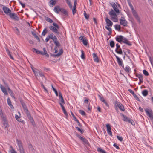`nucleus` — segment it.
Wrapping results in <instances>:
<instances>
[{"mask_svg": "<svg viewBox=\"0 0 153 153\" xmlns=\"http://www.w3.org/2000/svg\"><path fill=\"white\" fill-rule=\"evenodd\" d=\"M114 105L115 106V109L117 111L118 110V107L119 108L120 110L122 111H125L124 106L121 103L118 101H116L115 102Z\"/></svg>", "mask_w": 153, "mask_h": 153, "instance_id": "4", "label": "nucleus"}, {"mask_svg": "<svg viewBox=\"0 0 153 153\" xmlns=\"http://www.w3.org/2000/svg\"><path fill=\"white\" fill-rule=\"evenodd\" d=\"M0 87L2 91L4 94V95H7L8 93L5 87L3 86L1 84H0Z\"/></svg>", "mask_w": 153, "mask_h": 153, "instance_id": "22", "label": "nucleus"}, {"mask_svg": "<svg viewBox=\"0 0 153 153\" xmlns=\"http://www.w3.org/2000/svg\"><path fill=\"white\" fill-rule=\"evenodd\" d=\"M53 91L55 92L56 96H58V93L57 90L53 87L52 85H51Z\"/></svg>", "mask_w": 153, "mask_h": 153, "instance_id": "38", "label": "nucleus"}, {"mask_svg": "<svg viewBox=\"0 0 153 153\" xmlns=\"http://www.w3.org/2000/svg\"><path fill=\"white\" fill-rule=\"evenodd\" d=\"M31 69H32V70H33V72L34 73L36 74V73H37V72L35 71L34 69L33 68V66L32 65H31Z\"/></svg>", "mask_w": 153, "mask_h": 153, "instance_id": "55", "label": "nucleus"}, {"mask_svg": "<svg viewBox=\"0 0 153 153\" xmlns=\"http://www.w3.org/2000/svg\"><path fill=\"white\" fill-rule=\"evenodd\" d=\"M13 30L15 31L16 34L17 35H19L20 34V32L18 28L15 27L13 28Z\"/></svg>", "mask_w": 153, "mask_h": 153, "instance_id": "31", "label": "nucleus"}, {"mask_svg": "<svg viewBox=\"0 0 153 153\" xmlns=\"http://www.w3.org/2000/svg\"><path fill=\"white\" fill-rule=\"evenodd\" d=\"M143 73L146 76H148L149 75L148 72L146 70H143Z\"/></svg>", "mask_w": 153, "mask_h": 153, "instance_id": "50", "label": "nucleus"}, {"mask_svg": "<svg viewBox=\"0 0 153 153\" xmlns=\"http://www.w3.org/2000/svg\"><path fill=\"white\" fill-rule=\"evenodd\" d=\"M108 14L112 16L113 17H114L115 18L117 17L115 12L112 9H111V11L109 12Z\"/></svg>", "mask_w": 153, "mask_h": 153, "instance_id": "21", "label": "nucleus"}, {"mask_svg": "<svg viewBox=\"0 0 153 153\" xmlns=\"http://www.w3.org/2000/svg\"><path fill=\"white\" fill-rule=\"evenodd\" d=\"M60 10L61 8H60V7L59 6H56L53 9L54 12L58 14L59 13V12H60Z\"/></svg>", "mask_w": 153, "mask_h": 153, "instance_id": "25", "label": "nucleus"}, {"mask_svg": "<svg viewBox=\"0 0 153 153\" xmlns=\"http://www.w3.org/2000/svg\"><path fill=\"white\" fill-rule=\"evenodd\" d=\"M15 117L16 119L19 122H22L23 121V120L21 119H19L20 117L19 116L17 115L16 114L15 116Z\"/></svg>", "mask_w": 153, "mask_h": 153, "instance_id": "39", "label": "nucleus"}, {"mask_svg": "<svg viewBox=\"0 0 153 153\" xmlns=\"http://www.w3.org/2000/svg\"><path fill=\"white\" fill-rule=\"evenodd\" d=\"M114 55L115 56L117 59V61L119 65L120 66H122L123 68H124L123 63L122 60L118 56H116L115 54H114Z\"/></svg>", "mask_w": 153, "mask_h": 153, "instance_id": "12", "label": "nucleus"}, {"mask_svg": "<svg viewBox=\"0 0 153 153\" xmlns=\"http://www.w3.org/2000/svg\"><path fill=\"white\" fill-rule=\"evenodd\" d=\"M115 28L116 30L120 31L121 29V27L119 25L116 24L115 26Z\"/></svg>", "mask_w": 153, "mask_h": 153, "instance_id": "35", "label": "nucleus"}, {"mask_svg": "<svg viewBox=\"0 0 153 153\" xmlns=\"http://www.w3.org/2000/svg\"><path fill=\"white\" fill-rule=\"evenodd\" d=\"M29 148L30 149L33 151V150L34 149V148L33 147V146L30 143L28 145Z\"/></svg>", "mask_w": 153, "mask_h": 153, "instance_id": "56", "label": "nucleus"}, {"mask_svg": "<svg viewBox=\"0 0 153 153\" xmlns=\"http://www.w3.org/2000/svg\"><path fill=\"white\" fill-rule=\"evenodd\" d=\"M105 21L107 24V25L106 26L111 28L113 25V22L112 21L108 18H106Z\"/></svg>", "mask_w": 153, "mask_h": 153, "instance_id": "13", "label": "nucleus"}, {"mask_svg": "<svg viewBox=\"0 0 153 153\" xmlns=\"http://www.w3.org/2000/svg\"><path fill=\"white\" fill-rule=\"evenodd\" d=\"M117 138L120 141H123V138L121 137H120L118 136H117Z\"/></svg>", "mask_w": 153, "mask_h": 153, "instance_id": "62", "label": "nucleus"}, {"mask_svg": "<svg viewBox=\"0 0 153 153\" xmlns=\"http://www.w3.org/2000/svg\"><path fill=\"white\" fill-rule=\"evenodd\" d=\"M45 19L46 21H48V22L50 23H51L53 22V20L49 18H48V17H45Z\"/></svg>", "mask_w": 153, "mask_h": 153, "instance_id": "42", "label": "nucleus"}, {"mask_svg": "<svg viewBox=\"0 0 153 153\" xmlns=\"http://www.w3.org/2000/svg\"><path fill=\"white\" fill-rule=\"evenodd\" d=\"M93 58L94 61L96 62L97 63L99 62V60L98 57L97 56L96 54L94 53L93 54Z\"/></svg>", "mask_w": 153, "mask_h": 153, "instance_id": "26", "label": "nucleus"}, {"mask_svg": "<svg viewBox=\"0 0 153 153\" xmlns=\"http://www.w3.org/2000/svg\"><path fill=\"white\" fill-rule=\"evenodd\" d=\"M136 76L140 80V82L139 83V84L140 85L141 83L143 82V75L142 74H137L136 75Z\"/></svg>", "mask_w": 153, "mask_h": 153, "instance_id": "20", "label": "nucleus"}, {"mask_svg": "<svg viewBox=\"0 0 153 153\" xmlns=\"http://www.w3.org/2000/svg\"><path fill=\"white\" fill-rule=\"evenodd\" d=\"M0 115L1 118L2 123L4 127L5 128H7L9 126L8 120L7 119L6 116L3 113L1 109L0 111Z\"/></svg>", "mask_w": 153, "mask_h": 153, "instance_id": "2", "label": "nucleus"}, {"mask_svg": "<svg viewBox=\"0 0 153 153\" xmlns=\"http://www.w3.org/2000/svg\"><path fill=\"white\" fill-rule=\"evenodd\" d=\"M110 45L111 48H113L115 46V43L112 40L110 42Z\"/></svg>", "mask_w": 153, "mask_h": 153, "instance_id": "41", "label": "nucleus"}, {"mask_svg": "<svg viewBox=\"0 0 153 153\" xmlns=\"http://www.w3.org/2000/svg\"><path fill=\"white\" fill-rule=\"evenodd\" d=\"M79 112L80 113L81 115L83 116H85L86 114L85 112L82 110H79Z\"/></svg>", "mask_w": 153, "mask_h": 153, "instance_id": "46", "label": "nucleus"}, {"mask_svg": "<svg viewBox=\"0 0 153 153\" xmlns=\"http://www.w3.org/2000/svg\"><path fill=\"white\" fill-rule=\"evenodd\" d=\"M110 4L111 5L112 7H113L114 11L115 12L117 13L120 12L119 10L117 8V6L114 3H110Z\"/></svg>", "mask_w": 153, "mask_h": 153, "instance_id": "18", "label": "nucleus"}, {"mask_svg": "<svg viewBox=\"0 0 153 153\" xmlns=\"http://www.w3.org/2000/svg\"><path fill=\"white\" fill-rule=\"evenodd\" d=\"M60 12L63 13L65 16H68L67 11L65 10V9L63 8H61Z\"/></svg>", "mask_w": 153, "mask_h": 153, "instance_id": "27", "label": "nucleus"}, {"mask_svg": "<svg viewBox=\"0 0 153 153\" xmlns=\"http://www.w3.org/2000/svg\"><path fill=\"white\" fill-rule=\"evenodd\" d=\"M134 16L135 17L136 19L139 22V23H140V17H139L137 13L134 9L131 10Z\"/></svg>", "mask_w": 153, "mask_h": 153, "instance_id": "9", "label": "nucleus"}, {"mask_svg": "<svg viewBox=\"0 0 153 153\" xmlns=\"http://www.w3.org/2000/svg\"><path fill=\"white\" fill-rule=\"evenodd\" d=\"M19 3L22 6V7L23 8H25V5L24 4H23L22 2L19 0Z\"/></svg>", "mask_w": 153, "mask_h": 153, "instance_id": "60", "label": "nucleus"}, {"mask_svg": "<svg viewBox=\"0 0 153 153\" xmlns=\"http://www.w3.org/2000/svg\"><path fill=\"white\" fill-rule=\"evenodd\" d=\"M106 127L107 128V131L109 134L111 136H112V133L110 125L109 124H107L106 125Z\"/></svg>", "mask_w": 153, "mask_h": 153, "instance_id": "19", "label": "nucleus"}, {"mask_svg": "<svg viewBox=\"0 0 153 153\" xmlns=\"http://www.w3.org/2000/svg\"><path fill=\"white\" fill-rule=\"evenodd\" d=\"M16 141L17 142L20 153H25L21 141L17 139L16 140Z\"/></svg>", "mask_w": 153, "mask_h": 153, "instance_id": "6", "label": "nucleus"}, {"mask_svg": "<svg viewBox=\"0 0 153 153\" xmlns=\"http://www.w3.org/2000/svg\"><path fill=\"white\" fill-rule=\"evenodd\" d=\"M33 49L36 52V53L37 54H41L42 55H45V56L47 57H49V55L48 53H47V52L46 50V49L45 48H43V50L44 51V52H42V51H41L37 49H36L35 48H33Z\"/></svg>", "mask_w": 153, "mask_h": 153, "instance_id": "5", "label": "nucleus"}, {"mask_svg": "<svg viewBox=\"0 0 153 153\" xmlns=\"http://www.w3.org/2000/svg\"><path fill=\"white\" fill-rule=\"evenodd\" d=\"M8 91L9 93L10 94L11 96L12 97V98L15 99V97L14 96V94L12 91L9 88H8Z\"/></svg>", "mask_w": 153, "mask_h": 153, "instance_id": "29", "label": "nucleus"}, {"mask_svg": "<svg viewBox=\"0 0 153 153\" xmlns=\"http://www.w3.org/2000/svg\"><path fill=\"white\" fill-rule=\"evenodd\" d=\"M98 96L99 97L100 100L102 102H105V100L103 97H101L100 95H98Z\"/></svg>", "mask_w": 153, "mask_h": 153, "instance_id": "51", "label": "nucleus"}, {"mask_svg": "<svg viewBox=\"0 0 153 153\" xmlns=\"http://www.w3.org/2000/svg\"><path fill=\"white\" fill-rule=\"evenodd\" d=\"M79 40L83 43V45L85 46H87L88 44V40H87L85 37L83 36H81L79 38Z\"/></svg>", "mask_w": 153, "mask_h": 153, "instance_id": "7", "label": "nucleus"}, {"mask_svg": "<svg viewBox=\"0 0 153 153\" xmlns=\"http://www.w3.org/2000/svg\"><path fill=\"white\" fill-rule=\"evenodd\" d=\"M71 114L73 116V117L74 120L75 121L77 119L76 118V117H75L73 113H72V112L71 111Z\"/></svg>", "mask_w": 153, "mask_h": 153, "instance_id": "61", "label": "nucleus"}, {"mask_svg": "<svg viewBox=\"0 0 153 153\" xmlns=\"http://www.w3.org/2000/svg\"><path fill=\"white\" fill-rule=\"evenodd\" d=\"M54 43L56 45V46L55 47V49H56L57 47H59L61 45L58 41H55Z\"/></svg>", "mask_w": 153, "mask_h": 153, "instance_id": "33", "label": "nucleus"}, {"mask_svg": "<svg viewBox=\"0 0 153 153\" xmlns=\"http://www.w3.org/2000/svg\"><path fill=\"white\" fill-rule=\"evenodd\" d=\"M41 86L43 87V88H44V91L46 92L47 93H48V91L47 89L45 88V87L44 85H43V82H41Z\"/></svg>", "mask_w": 153, "mask_h": 153, "instance_id": "43", "label": "nucleus"}, {"mask_svg": "<svg viewBox=\"0 0 153 153\" xmlns=\"http://www.w3.org/2000/svg\"><path fill=\"white\" fill-rule=\"evenodd\" d=\"M38 72H37V73L39 74V75L44 80V81H45L46 80V78L44 76V74L42 73V72L41 71H38Z\"/></svg>", "mask_w": 153, "mask_h": 153, "instance_id": "28", "label": "nucleus"}, {"mask_svg": "<svg viewBox=\"0 0 153 153\" xmlns=\"http://www.w3.org/2000/svg\"><path fill=\"white\" fill-rule=\"evenodd\" d=\"M125 71H126V72H128L129 71V70H130V68L129 67H126L125 69H124V68Z\"/></svg>", "mask_w": 153, "mask_h": 153, "instance_id": "59", "label": "nucleus"}, {"mask_svg": "<svg viewBox=\"0 0 153 153\" xmlns=\"http://www.w3.org/2000/svg\"><path fill=\"white\" fill-rule=\"evenodd\" d=\"M62 111H63V113H64V114L66 116V117H68V113H67L66 110L65 109L64 110H62Z\"/></svg>", "mask_w": 153, "mask_h": 153, "instance_id": "63", "label": "nucleus"}, {"mask_svg": "<svg viewBox=\"0 0 153 153\" xmlns=\"http://www.w3.org/2000/svg\"><path fill=\"white\" fill-rule=\"evenodd\" d=\"M84 14L85 16V19H88L89 18V15H87L86 14L85 11H84Z\"/></svg>", "mask_w": 153, "mask_h": 153, "instance_id": "47", "label": "nucleus"}, {"mask_svg": "<svg viewBox=\"0 0 153 153\" xmlns=\"http://www.w3.org/2000/svg\"><path fill=\"white\" fill-rule=\"evenodd\" d=\"M75 121H76L77 122V123H78V125L80 127H82V125L81 124L79 121L77 119Z\"/></svg>", "mask_w": 153, "mask_h": 153, "instance_id": "53", "label": "nucleus"}, {"mask_svg": "<svg viewBox=\"0 0 153 153\" xmlns=\"http://www.w3.org/2000/svg\"><path fill=\"white\" fill-rule=\"evenodd\" d=\"M22 106L24 111H25L26 110L28 109L25 103L24 105H22Z\"/></svg>", "mask_w": 153, "mask_h": 153, "instance_id": "52", "label": "nucleus"}, {"mask_svg": "<svg viewBox=\"0 0 153 153\" xmlns=\"http://www.w3.org/2000/svg\"><path fill=\"white\" fill-rule=\"evenodd\" d=\"M81 51L82 53V54L81 56V58L83 59H85V57L84 51L82 50Z\"/></svg>", "mask_w": 153, "mask_h": 153, "instance_id": "48", "label": "nucleus"}, {"mask_svg": "<svg viewBox=\"0 0 153 153\" xmlns=\"http://www.w3.org/2000/svg\"><path fill=\"white\" fill-rule=\"evenodd\" d=\"M7 102L8 104L9 105L10 108L13 109L14 108L13 106L11 104V101L10 100L9 98H8L7 99Z\"/></svg>", "mask_w": 153, "mask_h": 153, "instance_id": "30", "label": "nucleus"}, {"mask_svg": "<svg viewBox=\"0 0 153 153\" xmlns=\"http://www.w3.org/2000/svg\"><path fill=\"white\" fill-rule=\"evenodd\" d=\"M27 117L30 120V121L31 122L32 124H33V123H34V122L33 120V118L31 117V114H30L29 111L28 109L26 110V111H25Z\"/></svg>", "mask_w": 153, "mask_h": 153, "instance_id": "11", "label": "nucleus"}, {"mask_svg": "<svg viewBox=\"0 0 153 153\" xmlns=\"http://www.w3.org/2000/svg\"><path fill=\"white\" fill-rule=\"evenodd\" d=\"M97 150L100 153H107L104 150L100 148H98L97 149Z\"/></svg>", "mask_w": 153, "mask_h": 153, "instance_id": "36", "label": "nucleus"}, {"mask_svg": "<svg viewBox=\"0 0 153 153\" xmlns=\"http://www.w3.org/2000/svg\"><path fill=\"white\" fill-rule=\"evenodd\" d=\"M119 21L120 24L121 25H122L125 27L127 26L128 22L126 20L120 19Z\"/></svg>", "mask_w": 153, "mask_h": 153, "instance_id": "16", "label": "nucleus"}, {"mask_svg": "<svg viewBox=\"0 0 153 153\" xmlns=\"http://www.w3.org/2000/svg\"><path fill=\"white\" fill-rule=\"evenodd\" d=\"M53 25L54 26H52L50 27V29L54 33L59 35V32L58 31V29L59 28V26L58 25L54 22L53 23Z\"/></svg>", "mask_w": 153, "mask_h": 153, "instance_id": "3", "label": "nucleus"}, {"mask_svg": "<svg viewBox=\"0 0 153 153\" xmlns=\"http://www.w3.org/2000/svg\"><path fill=\"white\" fill-rule=\"evenodd\" d=\"M128 91L131 94L134 96V97L137 100L140 101V100L138 97L137 96V95L134 93V92L132 90L129 89Z\"/></svg>", "mask_w": 153, "mask_h": 153, "instance_id": "23", "label": "nucleus"}, {"mask_svg": "<svg viewBox=\"0 0 153 153\" xmlns=\"http://www.w3.org/2000/svg\"><path fill=\"white\" fill-rule=\"evenodd\" d=\"M82 141L86 144H88V143L87 140L85 138H84Z\"/></svg>", "mask_w": 153, "mask_h": 153, "instance_id": "54", "label": "nucleus"}, {"mask_svg": "<svg viewBox=\"0 0 153 153\" xmlns=\"http://www.w3.org/2000/svg\"><path fill=\"white\" fill-rule=\"evenodd\" d=\"M56 1L51 0L50 1L49 3L51 5H52V6H53L56 4Z\"/></svg>", "mask_w": 153, "mask_h": 153, "instance_id": "40", "label": "nucleus"}, {"mask_svg": "<svg viewBox=\"0 0 153 153\" xmlns=\"http://www.w3.org/2000/svg\"><path fill=\"white\" fill-rule=\"evenodd\" d=\"M145 111L147 114V115L149 116L150 119H153V112L151 110H149L148 109H146Z\"/></svg>", "mask_w": 153, "mask_h": 153, "instance_id": "10", "label": "nucleus"}, {"mask_svg": "<svg viewBox=\"0 0 153 153\" xmlns=\"http://www.w3.org/2000/svg\"><path fill=\"white\" fill-rule=\"evenodd\" d=\"M10 148H11L12 149V151L11 152V153H17L16 152V151L14 149H13V147L12 146H10Z\"/></svg>", "mask_w": 153, "mask_h": 153, "instance_id": "64", "label": "nucleus"}, {"mask_svg": "<svg viewBox=\"0 0 153 153\" xmlns=\"http://www.w3.org/2000/svg\"><path fill=\"white\" fill-rule=\"evenodd\" d=\"M47 32L48 31L47 30V29L46 28L44 29V30L42 32V35L43 36H45L47 33Z\"/></svg>", "mask_w": 153, "mask_h": 153, "instance_id": "44", "label": "nucleus"}, {"mask_svg": "<svg viewBox=\"0 0 153 153\" xmlns=\"http://www.w3.org/2000/svg\"><path fill=\"white\" fill-rule=\"evenodd\" d=\"M19 101L20 102L22 105H24L25 104V103L23 102V100L20 97H19L18 99Z\"/></svg>", "mask_w": 153, "mask_h": 153, "instance_id": "49", "label": "nucleus"}, {"mask_svg": "<svg viewBox=\"0 0 153 153\" xmlns=\"http://www.w3.org/2000/svg\"><path fill=\"white\" fill-rule=\"evenodd\" d=\"M66 2L69 5L70 8H71L72 7V5L71 3V2L69 0H66Z\"/></svg>", "mask_w": 153, "mask_h": 153, "instance_id": "45", "label": "nucleus"}, {"mask_svg": "<svg viewBox=\"0 0 153 153\" xmlns=\"http://www.w3.org/2000/svg\"><path fill=\"white\" fill-rule=\"evenodd\" d=\"M52 39L54 42H55V41H58L57 38L55 35L53 36V38Z\"/></svg>", "mask_w": 153, "mask_h": 153, "instance_id": "58", "label": "nucleus"}, {"mask_svg": "<svg viewBox=\"0 0 153 153\" xmlns=\"http://www.w3.org/2000/svg\"><path fill=\"white\" fill-rule=\"evenodd\" d=\"M63 51L62 49H61L59 50V53L56 54H52L51 53H50L51 55L53 57H56L59 56V55L62 54L63 53Z\"/></svg>", "mask_w": 153, "mask_h": 153, "instance_id": "15", "label": "nucleus"}, {"mask_svg": "<svg viewBox=\"0 0 153 153\" xmlns=\"http://www.w3.org/2000/svg\"><path fill=\"white\" fill-rule=\"evenodd\" d=\"M59 95L58 94V96H59V103H65L64 99L62 96L61 92L60 91H59Z\"/></svg>", "mask_w": 153, "mask_h": 153, "instance_id": "17", "label": "nucleus"}, {"mask_svg": "<svg viewBox=\"0 0 153 153\" xmlns=\"http://www.w3.org/2000/svg\"><path fill=\"white\" fill-rule=\"evenodd\" d=\"M142 94L143 96H146L148 94V91L147 90H144L142 91Z\"/></svg>", "mask_w": 153, "mask_h": 153, "instance_id": "34", "label": "nucleus"}, {"mask_svg": "<svg viewBox=\"0 0 153 153\" xmlns=\"http://www.w3.org/2000/svg\"><path fill=\"white\" fill-rule=\"evenodd\" d=\"M2 80L3 82L4 83V85L5 86V87L7 88V89H8V88H9V87L8 86L7 84V83L5 82V81L4 79H3Z\"/></svg>", "mask_w": 153, "mask_h": 153, "instance_id": "57", "label": "nucleus"}, {"mask_svg": "<svg viewBox=\"0 0 153 153\" xmlns=\"http://www.w3.org/2000/svg\"><path fill=\"white\" fill-rule=\"evenodd\" d=\"M115 39L117 41L120 43H122L123 42L129 46H131V44L129 41L121 35L117 36L115 38Z\"/></svg>", "mask_w": 153, "mask_h": 153, "instance_id": "1", "label": "nucleus"}, {"mask_svg": "<svg viewBox=\"0 0 153 153\" xmlns=\"http://www.w3.org/2000/svg\"><path fill=\"white\" fill-rule=\"evenodd\" d=\"M120 115L123 118V120L124 121L128 122L130 121V118H129L127 117L124 115L123 114L121 113Z\"/></svg>", "mask_w": 153, "mask_h": 153, "instance_id": "24", "label": "nucleus"}, {"mask_svg": "<svg viewBox=\"0 0 153 153\" xmlns=\"http://www.w3.org/2000/svg\"><path fill=\"white\" fill-rule=\"evenodd\" d=\"M116 52L118 54H122L123 52L122 49L120 48L118 49V50L116 49L115 50Z\"/></svg>", "mask_w": 153, "mask_h": 153, "instance_id": "32", "label": "nucleus"}, {"mask_svg": "<svg viewBox=\"0 0 153 153\" xmlns=\"http://www.w3.org/2000/svg\"><path fill=\"white\" fill-rule=\"evenodd\" d=\"M3 10L4 13L8 15L11 13V11L10 9L5 6H3Z\"/></svg>", "mask_w": 153, "mask_h": 153, "instance_id": "14", "label": "nucleus"}, {"mask_svg": "<svg viewBox=\"0 0 153 153\" xmlns=\"http://www.w3.org/2000/svg\"><path fill=\"white\" fill-rule=\"evenodd\" d=\"M105 28L109 31V33L108 34L109 35H111L112 33V29L110 27L105 26Z\"/></svg>", "mask_w": 153, "mask_h": 153, "instance_id": "37", "label": "nucleus"}, {"mask_svg": "<svg viewBox=\"0 0 153 153\" xmlns=\"http://www.w3.org/2000/svg\"><path fill=\"white\" fill-rule=\"evenodd\" d=\"M8 15L10 17V18L14 20L18 21L19 20V18L18 16L15 13H10V14H9Z\"/></svg>", "mask_w": 153, "mask_h": 153, "instance_id": "8", "label": "nucleus"}]
</instances>
